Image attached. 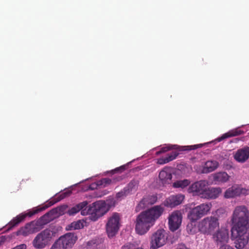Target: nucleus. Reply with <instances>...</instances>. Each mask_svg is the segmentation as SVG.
I'll return each instance as SVG.
<instances>
[{"label":"nucleus","mask_w":249,"mask_h":249,"mask_svg":"<svg viewBox=\"0 0 249 249\" xmlns=\"http://www.w3.org/2000/svg\"><path fill=\"white\" fill-rule=\"evenodd\" d=\"M199 231L205 234L211 235L219 229V222L218 217L209 216L200 221L197 225Z\"/></svg>","instance_id":"4"},{"label":"nucleus","mask_w":249,"mask_h":249,"mask_svg":"<svg viewBox=\"0 0 249 249\" xmlns=\"http://www.w3.org/2000/svg\"><path fill=\"white\" fill-rule=\"evenodd\" d=\"M202 144L191 146H180L176 144H168L162 147L159 152L160 153H164L171 150H178V151H190L202 147Z\"/></svg>","instance_id":"15"},{"label":"nucleus","mask_w":249,"mask_h":249,"mask_svg":"<svg viewBox=\"0 0 249 249\" xmlns=\"http://www.w3.org/2000/svg\"><path fill=\"white\" fill-rule=\"evenodd\" d=\"M249 194V189L242 187L241 186L235 184L229 188L224 193V197L226 198H234L241 195Z\"/></svg>","instance_id":"10"},{"label":"nucleus","mask_w":249,"mask_h":249,"mask_svg":"<svg viewBox=\"0 0 249 249\" xmlns=\"http://www.w3.org/2000/svg\"><path fill=\"white\" fill-rule=\"evenodd\" d=\"M193 223L191 222L190 223H189L187 226V230L190 233H194L195 232V230H194V228L193 227Z\"/></svg>","instance_id":"40"},{"label":"nucleus","mask_w":249,"mask_h":249,"mask_svg":"<svg viewBox=\"0 0 249 249\" xmlns=\"http://www.w3.org/2000/svg\"><path fill=\"white\" fill-rule=\"evenodd\" d=\"M48 207L45 206L44 207H42L40 208H35L33 209L32 210L28 212L27 213H22L23 215H25V218L27 216L31 217L32 216L34 215V214L37 213H38L41 212L43 210H45Z\"/></svg>","instance_id":"31"},{"label":"nucleus","mask_w":249,"mask_h":249,"mask_svg":"<svg viewBox=\"0 0 249 249\" xmlns=\"http://www.w3.org/2000/svg\"><path fill=\"white\" fill-rule=\"evenodd\" d=\"M84 221L78 220L72 222L66 227L67 230H74L82 229L84 227Z\"/></svg>","instance_id":"29"},{"label":"nucleus","mask_w":249,"mask_h":249,"mask_svg":"<svg viewBox=\"0 0 249 249\" xmlns=\"http://www.w3.org/2000/svg\"><path fill=\"white\" fill-rule=\"evenodd\" d=\"M101 183L100 185H103L104 186H106L107 185L109 184L111 182V180L109 178H105L101 179L100 180Z\"/></svg>","instance_id":"39"},{"label":"nucleus","mask_w":249,"mask_h":249,"mask_svg":"<svg viewBox=\"0 0 249 249\" xmlns=\"http://www.w3.org/2000/svg\"><path fill=\"white\" fill-rule=\"evenodd\" d=\"M219 249H233L228 245H223L220 246Z\"/></svg>","instance_id":"41"},{"label":"nucleus","mask_w":249,"mask_h":249,"mask_svg":"<svg viewBox=\"0 0 249 249\" xmlns=\"http://www.w3.org/2000/svg\"><path fill=\"white\" fill-rule=\"evenodd\" d=\"M170 162V160L168 159L167 156L165 157H162L158 160L157 163L159 164H164Z\"/></svg>","instance_id":"38"},{"label":"nucleus","mask_w":249,"mask_h":249,"mask_svg":"<svg viewBox=\"0 0 249 249\" xmlns=\"http://www.w3.org/2000/svg\"><path fill=\"white\" fill-rule=\"evenodd\" d=\"M213 234V239L217 245H225L229 240L228 231L225 229H217Z\"/></svg>","instance_id":"14"},{"label":"nucleus","mask_w":249,"mask_h":249,"mask_svg":"<svg viewBox=\"0 0 249 249\" xmlns=\"http://www.w3.org/2000/svg\"><path fill=\"white\" fill-rule=\"evenodd\" d=\"M163 211L164 208L162 206L156 205L141 213L136 219V232L139 235L145 234L162 215Z\"/></svg>","instance_id":"2"},{"label":"nucleus","mask_w":249,"mask_h":249,"mask_svg":"<svg viewBox=\"0 0 249 249\" xmlns=\"http://www.w3.org/2000/svg\"><path fill=\"white\" fill-rule=\"evenodd\" d=\"M110 205L105 201L99 200L93 203L81 211L82 215L90 214V218L93 221L106 214L110 209Z\"/></svg>","instance_id":"3"},{"label":"nucleus","mask_w":249,"mask_h":249,"mask_svg":"<svg viewBox=\"0 0 249 249\" xmlns=\"http://www.w3.org/2000/svg\"><path fill=\"white\" fill-rule=\"evenodd\" d=\"M128 195H129V193L124 187L123 190L116 194V197L118 199H121Z\"/></svg>","instance_id":"34"},{"label":"nucleus","mask_w":249,"mask_h":249,"mask_svg":"<svg viewBox=\"0 0 249 249\" xmlns=\"http://www.w3.org/2000/svg\"><path fill=\"white\" fill-rule=\"evenodd\" d=\"M184 198L183 195L178 194L173 195L165 199L164 205L168 208H174L181 203Z\"/></svg>","instance_id":"16"},{"label":"nucleus","mask_w":249,"mask_h":249,"mask_svg":"<svg viewBox=\"0 0 249 249\" xmlns=\"http://www.w3.org/2000/svg\"><path fill=\"white\" fill-rule=\"evenodd\" d=\"M42 228L37 220L33 221L25 225L17 232V235L26 236L30 234L39 231Z\"/></svg>","instance_id":"9"},{"label":"nucleus","mask_w":249,"mask_h":249,"mask_svg":"<svg viewBox=\"0 0 249 249\" xmlns=\"http://www.w3.org/2000/svg\"><path fill=\"white\" fill-rule=\"evenodd\" d=\"M190 183V181L187 179L177 180L173 183V187L175 188L184 189L186 187L188 186Z\"/></svg>","instance_id":"27"},{"label":"nucleus","mask_w":249,"mask_h":249,"mask_svg":"<svg viewBox=\"0 0 249 249\" xmlns=\"http://www.w3.org/2000/svg\"><path fill=\"white\" fill-rule=\"evenodd\" d=\"M55 218V215L53 214L51 210H50L37 220L42 229L45 225L53 221Z\"/></svg>","instance_id":"22"},{"label":"nucleus","mask_w":249,"mask_h":249,"mask_svg":"<svg viewBox=\"0 0 249 249\" xmlns=\"http://www.w3.org/2000/svg\"><path fill=\"white\" fill-rule=\"evenodd\" d=\"M243 133V131L238 128L232 129L230 130L229 131L226 133L223 134L221 136L216 138L215 140V141L217 142H220L226 139L241 135Z\"/></svg>","instance_id":"23"},{"label":"nucleus","mask_w":249,"mask_h":249,"mask_svg":"<svg viewBox=\"0 0 249 249\" xmlns=\"http://www.w3.org/2000/svg\"><path fill=\"white\" fill-rule=\"evenodd\" d=\"M77 239L74 233L69 232L60 236L57 240L65 249H69L72 247Z\"/></svg>","instance_id":"13"},{"label":"nucleus","mask_w":249,"mask_h":249,"mask_svg":"<svg viewBox=\"0 0 249 249\" xmlns=\"http://www.w3.org/2000/svg\"><path fill=\"white\" fill-rule=\"evenodd\" d=\"M157 197L155 196H148L143 197L136 207L137 211H140L149 205H151L156 202Z\"/></svg>","instance_id":"19"},{"label":"nucleus","mask_w":249,"mask_h":249,"mask_svg":"<svg viewBox=\"0 0 249 249\" xmlns=\"http://www.w3.org/2000/svg\"><path fill=\"white\" fill-rule=\"evenodd\" d=\"M55 232L47 228L38 233L32 241L33 246L36 249H43L50 243Z\"/></svg>","instance_id":"5"},{"label":"nucleus","mask_w":249,"mask_h":249,"mask_svg":"<svg viewBox=\"0 0 249 249\" xmlns=\"http://www.w3.org/2000/svg\"><path fill=\"white\" fill-rule=\"evenodd\" d=\"M71 194V191H70V190H68V191H66L62 193H61L58 197L57 198H56L57 200L55 202H58L59 201H60L61 200L65 198V197H68L69 196H70V195ZM50 203L51 204V205H53V204H54V202L53 203H51V202H50Z\"/></svg>","instance_id":"32"},{"label":"nucleus","mask_w":249,"mask_h":249,"mask_svg":"<svg viewBox=\"0 0 249 249\" xmlns=\"http://www.w3.org/2000/svg\"><path fill=\"white\" fill-rule=\"evenodd\" d=\"M230 176L225 172H218L214 174L213 176V180L218 183H224L229 180Z\"/></svg>","instance_id":"25"},{"label":"nucleus","mask_w":249,"mask_h":249,"mask_svg":"<svg viewBox=\"0 0 249 249\" xmlns=\"http://www.w3.org/2000/svg\"><path fill=\"white\" fill-rule=\"evenodd\" d=\"M233 157L237 162H245L249 159V147L246 146L237 150Z\"/></svg>","instance_id":"17"},{"label":"nucleus","mask_w":249,"mask_h":249,"mask_svg":"<svg viewBox=\"0 0 249 249\" xmlns=\"http://www.w3.org/2000/svg\"><path fill=\"white\" fill-rule=\"evenodd\" d=\"M50 249H65L60 242L57 240L52 246Z\"/></svg>","instance_id":"37"},{"label":"nucleus","mask_w":249,"mask_h":249,"mask_svg":"<svg viewBox=\"0 0 249 249\" xmlns=\"http://www.w3.org/2000/svg\"><path fill=\"white\" fill-rule=\"evenodd\" d=\"M176 151H174L171 152L170 154L167 155V157L170 161L173 160H175L177 156L178 155L179 153L178 152V150H176Z\"/></svg>","instance_id":"36"},{"label":"nucleus","mask_w":249,"mask_h":249,"mask_svg":"<svg viewBox=\"0 0 249 249\" xmlns=\"http://www.w3.org/2000/svg\"><path fill=\"white\" fill-rule=\"evenodd\" d=\"M167 239V233L164 230H159L151 238L150 249H157L163 246Z\"/></svg>","instance_id":"8"},{"label":"nucleus","mask_w":249,"mask_h":249,"mask_svg":"<svg viewBox=\"0 0 249 249\" xmlns=\"http://www.w3.org/2000/svg\"><path fill=\"white\" fill-rule=\"evenodd\" d=\"M104 195V194H100V195H97V194L96 193V192H95L93 195V197H102L103 195Z\"/></svg>","instance_id":"44"},{"label":"nucleus","mask_w":249,"mask_h":249,"mask_svg":"<svg viewBox=\"0 0 249 249\" xmlns=\"http://www.w3.org/2000/svg\"><path fill=\"white\" fill-rule=\"evenodd\" d=\"M88 204V202L87 201H84L70 208L67 212V213L69 215H73L79 212L80 211L81 212L82 210H85Z\"/></svg>","instance_id":"24"},{"label":"nucleus","mask_w":249,"mask_h":249,"mask_svg":"<svg viewBox=\"0 0 249 249\" xmlns=\"http://www.w3.org/2000/svg\"><path fill=\"white\" fill-rule=\"evenodd\" d=\"M221 193V189L220 188L211 187L207 189L206 187L202 198L215 199L218 197Z\"/></svg>","instance_id":"20"},{"label":"nucleus","mask_w":249,"mask_h":249,"mask_svg":"<svg viewBox=\"0 0 249 249\" xmlns=\"http://www.w3.org/2000/svg\"><path fill=\"white\" fill-rule=\"evenodd\" d=\"M97 246L96 240H92L88 241L87 243V249H95Z\"/></svg>","instance_id":"35"},{"label":"nucleus","mask_w":249,"mask_h":249,"mask_svg":"<svg viewBox=\"0 0 249 249\" xmlns=\"http://www.w3.org/2000/svg\"><path fill=\"white\" fill-rule=\"evenodd\" d=\"M68 208L67 205H62L60 207H56L55 208L51 210L53 214L55 215V217L58 215L63 214Z\"/></svg>","instance_id":"30"},{"label":"nucleus","mask_w":249,"mask_h":249,"mask_svg":"<svg viewBox=\"0 0 249 249\" xmlns=\"http://www.w3.org/2000/svg\"><path fill=\"white\" fill-rule=\"evenodd\" d=\"M71 194V191H70V190H68V191H66L62 193H61L58 197L57 198H56L57 200L55 202H58L59 201H60L61 200L65 198V197H68L69 196H70V195ZM50 203L51 204V205H53V204H54V202L53 203H51V202H50Z\"/></svg>","instance_id":"33"},{"label":"nucleus","mask_w":249,"mask_h":249,"mask_svg":"<svg viewBox=\"0 0 249 249\" xmlns=\"http://www.w3.org/2000/svg\"><path fill=\"white\" fill-rule=\"evenodd\" d=\"M159 177L162 184H170L171 182L172 175L168 169L164 168L160 172Z\"/></svg>","instance_id":"21"},{"label":"nucleus","mask_w":249,"mask_h":249,"mask_svg":"<svg viewBox=\"0 0 249 249\" xmlns=\"http://www.w3.org/2000/svg\"><path fill=\"white\" fill-rule=\"evenodd\" d=\"M231 237L236 239L235 247L238 249H242L248 243V239L246 235L249 228V211L245 205L235 207L231 217Z\"/></svg>","instance_id":"1"},{"label":"nucleus","mask_w":249,"mask_h":249,"mask_svg":"<svg viewBox=\"0 0 249 249\" xmlns=\"http://www.w3.org/2000/svg\"><path fill=\"white\" fill-rule=\"evenodd\" d=\"M25 220V215H23L22 213H20L17 215L16 217L14 218L9 223H8V229H11L13 227L17 226L20 222L23 221Z\"/></svg>","instance_id":"26"},{"label":"nucleus","mask_w":249,"mask_h":249,"mask_svg":"<svg viewBox=\"0 0 249 249\" xmlns=\"http://www.w3.org/2000/svg\"><path fill=\"white\" fill-rule=\"evenodd\" d=\"M218 166L219 163L216 160H208L204 163L201 169L198 172L200 174H208L215 170Z\"/></svg>","instance_id":"18"},{"label":"nucleus","mask_w":249,"mask_h":249,"mask_svg":"<svg viewBox=\"0 0 249 249\" xmlns=\"http://www.w3.org/2000/svg\"><path fill=\"white\" fill-rule=\"evenodd\" d=\"M182 216L179 211H175L169 215L168 217L169 228L170 231H175L180 226L182 222Z\"/></svg>","instance_id":"12"},{"label":"nucleus","mask_w":249,"mask_h":249,"mask_svg":"<svg viewBox=\"0 0 249 249\" xmlns=\"http://www.w3.org/2000/svg\"><path fill=\"white\" fill-rule=\"evenodd\" d=\"M125 169V167L124 166H120V167L119 168H116L114 170V172H117V171H123Z\"/></svg>","instance_id":"42"},{"label":"nucleus","mask_w":249,"mask_h":249,"mask_svg":"<svg viewBox=\"0 0 249 249\" xmlns=\"http://www.w3.org/2000/svg\"><path fill=\"white\" fill-rule=\"evenodd\" d=\"M208 182L205 180H201L193 183L188 188V192L193 196H200L203 197Z\"/></svg>","instance_id":"11"},{"label":"nucleus","mask_w":249,"mask_h":249,"mask_svg":"<svg viewBox=\"0 0 249 249\" xmlns=\"http://www.w3.org/2000/svg\"><path fill=\"white\" fill-rule=\"evenodd\" d=\"M139 181L137 180H131L128 185L125 187L129 194L132 192H136L138 189Z\"/></svg>","instance_id":"28"},{"label":"nucleus","mask_w":249,"mask_h":249,"mask_svg":"<svg viewBox=\"0 0 249 249\" xmlns=\"http://www.w3.org/2000/svg\"><path fill=\"white\" fill-rule=\"evenodd\" d=\"M120 225V217L119 213H113L108 218L106 225V229L109 238L114 237L117 233Z\"/></svg>","instance_id":"7"},{"label":"nucleus","mask_w":249,"mask_h":249,"mask_svg":"<svg viewBox=\"0 0 249 249\" xmlns=\"http://www.w3.org/2000/svg\"><path fill=\"white\" fill-rule=\"evenodd\" d=\"M212 207L210 203H202L191 209L187 214V217L192 222L197 220L207 214Z\"/></svg>","instance_id":"6"},{"label":"nucleus","mask_w":249,"mask_h":249,"mask_svg":"<svg viewBox=\"0 0 249 249\" xmlns=\"http://www.w3.org/2000/svg\"><path fill=\"white\" fill-rule=\"evenodd\" d=\"M131 245L130 244L124 245V246H123L122 247V249H129L130 248Z\"/></svg>","instance_id":"43"}]
</instances>
